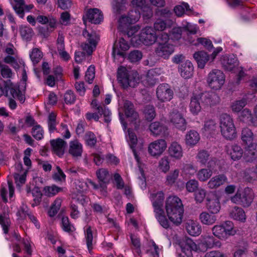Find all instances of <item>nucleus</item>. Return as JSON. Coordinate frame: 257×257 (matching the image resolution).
<instances>
[{"mask_svg": "<svg viewBox=\"0 0 257 257\" xmlns=\"http://www.w3.org/2000/svg\"><path fill=\"white\" fill-rule=\"evenodd\" d=\"M229 216L234 220L244 222L246 217L243 209L238 206H234L229 212Z\"/></svg>", "mask_w": 257, "mask_h": 257, "instance_id": "32", "label": "nucleus"}, {"mask_svg": "<svg viewBox=\"0 0 257 257\" xmlns=\"http://www.w3.org/2000/svg\"><path fill=\"white\" fill-rule=\"evenodd\" d=\"M96 174L102 191L106 193V184L109 182L110 178L108 171L105 169L101 168L97 170Z\"/></svg>", "mask_w": 257, "mask_h": 257, "instance_id": "18", "label": "nucleus"}, {"mask_svg": "<svg viewBox=\"0 0 257 257\" xmlns=\"http://www.w3.org/2000/svg\"><path fill=\"white\" fill-rule=\"evenodd\" d=\"M199 219L203 224L210 225L216 222L217 217L214 214H209L207 212L204 211L199 215Z\"/></svg>", "mask_w": 257, "mask_h": 257, "instance_id": "37", "label": "nucleus"}, {"mask_svg": "<svg viewBox=\"0 0 257 257\" xmlns=\"http://www.w3.org/2000/svg\"><path fill=\"white\" fill-rule=\"evenodd\" d=\"M32 194L34 197V203L32 204V206L35 207L40 204L42 201L43 194L40 190V188L37 186L32 189Z\"/></svg>", "mask_w": 257, "mask_h": 257, "instance_id": "47", "label": "nucleus"}, {"mask_svg": "<svg viewBox=\"0 0 257 257\" xmlns=\"http://www.w3.org/2000/svg\"><path fill=\"white\" fill-rule=\"evenodd\" d=\"M186 228L188 233L192 236H198L201 232L200 225L197 222L192 220L187 222Z\"/></svg>", "mask_w": 257, "mask_h": 257, "instance_id": "31", "label": "nucleus"}, {"mask_svg": "<svg viewBox=\"0 0 257 257\" xmlns=\"http://www.w3.org/2000/svg\"><path fill=\"white\" fill-rule=\"evenodd\" d=\"M252 191L248 188L243 191H238L235 195L231 197L230 200L234 203L242 206L243 207H249L253 200Z\"/></svg>", "mask_w": 257, "mask_h": 257, "instance_id": "5", "label": "nucleus"}, {"mask_svg": "<svg viewBox=\"0 0 257 257\" xmlns=\"http://www.w3.org/2000/svg\"><path fill=\"white\" fill-rule=\"evenodd\" d=\"M193 57L196 61L198 67L201 69L204 68L206 63L209 60V55L203 51L195 52L193 55Z\"/></svg>", "mask_w": 257, "mask_h": 257, "instance_id": "29", "label": "nucleus"}, {"mask_svg": "<svg viewBox=\"0 0 257 257\" xmlns=\"http://www.w3.org/2000/svg\"><path fill=\"white\" fill-rule=\"evenodd\" d=\"M203 244L207 248H212L214 247H220L221 242L216 240L213 236H206L203 239Z\"/></svg>", "mask_w": 257, "mask_h": 257, "instance_id": "42", "label": "nucleus"}, {"mask_svg": "<svg viewBox=\"0 0 257 257\" xmlns=\"http://www.w3.org/2000/svg\"><path fill=\"white\" fill-rule=\"evenodd\" d=\"M212 231L214 236L221 239H225L236 232L231 221H226L221 224L214 225L212 228Z\"/></svg>", "mask_w": 257, "mask_h": 257, "instance_id": "4", "label": "nucleus"}, {"mask_svg": "<svg viewBox=\"0 0 257 257\" xmlns=\"http://www.w3.org/2000/svg\"><path fill=\"white\" fill-rule=\"evenodd\" d=\"M227 153L232 160L236 161L239 160L242 157L243 150L239 146L233 145L228 150Z\"/></svg>", "mask_w": 257, "mask_h": 257, "instance_id": "36", "label": "nucleus"}, {"mask_svg": "<svg viewBox=\"0 0 257 257\" xmlns=\"http://www.w3.org/2000/svg\"><path fill=\"white\" fill-rule=\"evenodd\" d=\"M236 59L233 55L224 56L221 60V64L224 69L231 71L234 67Z\"/></svg>", "mask_w": 257, "mask_h": 257, "instance_id": "39", "label": "nucleus"}, {"mask_svg": "<svg viewBox=\"0 0 257 257\" xmlns=\"http://www.w3.org/2000/svg\"><path fill=\"white\" fill-rule=\"evenodd\" d=\"M61 206V201L59 199L56 200L48 211L50 217L54 216L58 212Z\"/></svg>", "mask_w": 257, "mask_h": 257, "instance_id": "62", "label": "nucleus"}, {"mask_svg": "<svg viewBox=\"0 0 257 257\" xmlns=\"http://www.w3.org/2000/svg\"><path fill=\"white\" fill-rule=\"evenodd\" d=\"M202 105L213 106L219 102V96L214 92L205 91L197 95Z\"/></svg>", "mask_w": 257, "mask_h": 257, "instance_id": "13", "label": "nucleus"}, {"mask_svg": "<svg viewBox=\"0 0 257 257\" xmlns=\"http://www.w3.org/2000/svg\"><path fill=\"white\" fill-rule=\"evenodd\" d=\"M82 35L87 39L88 43L82 44V49L88 55H90L96 47L99 36L95 32L91 31L89 33L86 29L83 31Z\"/></svg>", "mask_w": 257, "mask_h": 257, "instance_id": "6", "label": "nucleus"}, {"mask_svg": "<svg viewBox=\"0 0 257 257\" xmlns=\"http://www.w3.org/2000/svg\"><path fill=\"white\" fill-rule=\"evenodd\" d=\"M193 64L189 61L182 63L179 67V71L181 76L185 79L190 78L193 75Z\"/></svg>", "mask_w": 257, "mask_h": 257, "instance_id": "25", "label": "nucleus"}, {"mask_svg": "<svg viewBox=\"0 0 257 257\" xmlns=\"http://www.w3.org/2000/svg\"><path fill=\"white\" fill-rule=\"evenodd\" d=\"M57 172L54 173L52 175V178L56 182L65 181L66 179V175L58 166H56Z\"/></svg>", "mask_w": 257, "mask_h": 257, "instance_id": "56", "label": "nucleus"}, {"mask_svg": "<svg viewBox=\"0 0 257 257\" xmlns=\"http://www.w3.org/2000/svg\"><path fill=\"white\" fill-rule=\"evenodd\" d=\"M130 46L124 38H121L118 42L116 41L114 43L112 50V55H119L122 57L125 56L124 51L128 50Z\"/></svg>", "mask_w": 257, "mask_h": 257, "instance_id": "19", "label": "nucleus"}, {"mask_svg": "<svg viewBox=\"0 0 257 257\" xmlns=\"http://www.w3.org/2000/svg\"><path fill=\"white\" fill-rule=\"evenodd\" d=\"M91 105L93 107H95L100 115H103L104 117V121L106 123H109L111 121L110 117L111 112L108 108L105 105H99L97 103V100L96 99L92 100L91 102Z\"/></svg>", "mask_w": 257, "mask_h": 257, "instance_id": "27", "label": "nucleus"}, {"mask_svg": "<svg viewBox=\"0 0 257 257\" xmlns=\"http://www.w3.org/2000/svg\"><path fill=\"white\" fill-rule=\"evenodd\" d=\"M220 127L221 135L226 140H232L236 138V128L233 119L229 115L223 113L220 115Z\"/></svg>", "mask_w": 257, "mask_h": 257, "instance_id": "3", "label": "nucleus"}, {"mask_svg": "<svg viewBox=\"0 0 257 257\" xmlns=\"http://www.w3.org/2000/svg\"><path fill=\"white\" fill-rule=\"evenodd\" d=\"M103 17L101 12L97 8L88 10L83 17V21L86 24V20L92 24H98L103 20Z\"/></svg>", "mask_w": 257, "mask_h": 257, "instance_id": "12", "label": "nucleus"}, {"mask_svg": "<svg viewBox=\"0 0 257 257\" xmlns=\"http://www.w3.org/2000/svg\"><path fill=\"white\" fill-rule=\"evenodd\" d=\"M84 140L87 145L93 147L96 144L97 140L95 135L91 132H87L84 136Z\"/></svg>", "mask_w": 257, "mask_h": 257, "instance_id": "51", "label": "nucleus"}, {"mask_svg": "<svg viewBox=\"0 0 257 257\" xmlns=\"http://www.w3.org/2000/svg\"><path fill=\"white\" fill-rule=\"evenodd\" d=\"M30 57L33 63L35 65L39 63L42 58L43 53L38 48H33L30 54Z\"/></svg>", "mask_w": 257, "mask_h": 257, "instance_id": "50", "label": "nucleus"}, {"mask_svg": "<svg viewBox=\"0 0 257 257\" xmlns=\"http://www.w3.org/2000/svg\"><path fill=\"white\" fill-rule=\"evenodd\" d=\"M43 130L39 124H36L32 128V136L37 140H41L43 139Z\"/></svg>", "mask_w": 257, "mask_h": 257, "instance_id": "55", "label": "nucleus"}, {"mask_svg": "<svg viewBox=\"0 0 257 257\" xmlns=\"http://www.w3.org/2000/svg\"><path fill=\"white\" fill-rule=\"evenodd\" d=\"M180 246L183 252H188L192 250L196 251L197 246L192 239L189 237L183 238L179 243Z\"/></svg>", "mask_w": 257, "mask_h": 257, "instance_id": "26", "label": "nucleus"}, {"mask_svg": "<svg viewBox=\"0 0 257 257\" xmlns=\"http://www.w3.org/2000/svg\"><path fill=\"white\" fill-rule=\"evenodd\" d=\"M19 31L22 39L26 41H30L34 35L33 29L27 26H21Z\"/></svg>", "mask_w": 257, "mask_h": 257, "instance_id": "41", "label": "nucleus"}, {"mask_svg": "<svg viewBox=\"0 0 257 257\" xmlns=\"http://www.w3.org/2000/svg\"><path fill=\"white\" fill-rule=\"evenodd\" d=\"M150 198L152 201V205L154 209V211H156V209H163V206L164 200V194L162 191H159L156 193L151 194Z\"/></svg>", "mask_w": 257, "mask_h": 257, "instance_id": "23", "label": "nucleus"}, {"mask_svg": "<svg viewBox=\"0 0 257 257\" xmlns=\"http://www.w3.org/2000/svg\"><path fill=\"white\" fill-rule=\"evenodd\" d=\"M143 113L145 119L149 121L153 120L156 115L155 108L152 104L146 105L143 109Z\"/></svg>", "mask_w": 257, "mask_h": 257, "instance_id": "40", "label": "nucleus"}, {"mask_svg": "<svg viewBox=\"0 0 257 257\" xmlns=\"http://www.w3.org/2000/svg\"><path fill=\"white\" fill-rule=\"evenodd\" d=\"M85 237L86 239L87 246L89 250L92 249L93 246V234L90 226L88 227L85 233Z\"/></svg>", "mask_w": 257, "mask_h": 257, "instance_id": "54", "label": "nucleus"}, {"mask_svg": "<svg viewBox=\"0 0 257 257\" xmlns=\"http://www.w3.org/2000/svg\"><path fill=\"white\" fill-rule=\"evenodd\" d=\"M173 91L167 83L160 84L156 89L157 97L161 102L170 101L173 98Z\"/></svg>", "mask_w": 257, "mask_h": 257, "instance_id": "9", "label": "nucleus"}, {"mask_svg": "<svg viewBox=\"0 0 257 257\" xmlns=\"http://www.w3.org/2000/svg\"><path fill=\"white\" fill-rule=\"evenodd\" d=\"M123 107L124 114L126 116L136 111L135 109L134 104L128 100L124 101Z\"/></svg>", "mask_w": 257, "mask_h": 257, "instance_id": "64", "label": "nucleus"}, {"mask_svg": "<svg viewBox=\"0 0 257 257\" xmlns=\"http://www.w3.org/2000/svg\"><path fill=\"white\" fill-rule=\"evenodd\" d=\"M199 183L195 179H191L187 182L186 184V188L189 192H194L198 190Z\"/></svg>", "mask_w": 257, "mask_h": 257, "instance_id": "57", "label": "nucleus"}, {"mask_svg": "<svg viewBox=\"0 0 257 257\" xmlns=\"http://www.w3.org/2000/svg\"><path fill=\"white\" fill-rule=\"evenodd\" d=\"M179 171L178 169H175L171 172L167 176V183L168 184H173L177 179L179 176Z\"/></svg>", "mask_w": 257, "mask_h": 257, "instance_id": "63", "label": "nucleus"}, {"mask_svg": "<svg viewBox=\"0 0 257 257\" xmlns=\"http://www.w3.org/2000/svg\"><path fill=\"white\" fill-rule=\"evenodd\" d=\"M15 5L13 8L16 13L20 17L23 18L24 16V6L25 2L24 0H14Z\"/></svg>", "mask_w": 257, "mask_h": 257, "instance_id": "49", "label": "nucleus"}, {"mask_svg": "<svg viewBox=\"0 0 257 257\" xmlns=\"http://www.w3.org/2000/svg\"><path fill=\"white\" fill-rule=\"evenodd\" d=\"M241 139L243 144L246 146H251L253 144H256L253 143V135L251 131L247 128H243L241 131Z\"/></svg>", "mask_w": 257, "mask_h": 257, "instance_id": "33", "label": "nucleus"}, {"mask_svg": "<svg viewBox=\"0 0 257 257\" xmlns=\"http://www.w3.org/2000/svg\"><path fill=\"white\" fill-rule=\"evenodd\" d=\"M246 162L252 163L257 158V145L246 146L243 156Z\"/></svg>", "mask_w": 257, "mask_h": 257, "instance_id": "22", "label": "nucleus"}, {"mask_svg": "<svg viewBox=\"0 0 257 257\" xmlns=\"http://www.w3.org/2000/svg\"><path fill=\"white\" fill-rule=\"evenodd\" d=\"M174 51V47L171 44H158L155 50V52L158 57L165 59H168Z\"/></svg>", "mask_w": 257, "mask_h": 257, "instance_id": "15", "label": "nucleus"}, {"mask_svg": "<svg viewBox=\"0 0 257 257\" xmlns=\"http://www.w3.org/2000/svg\"><path fill=\"white\" fill-rule=\"evenodd\" d=\"M165 209L169 220L176 225L182 221L184 213L181 200L177 196H169L166 200Z\"/></svg>", "mask_w": 257, "mask_h": 257, "instance_id": "1", "label": "nucleus"}, {"mask_svg": "<svg viewBox=\"0 0 257 257\" xmlns=\"http://www.w3.org/2000/svg\"><path fill=\"white\" fill-rule=\"evenodd\" d=\"M196 159L198 162L206 166L207 168L214 169L216 165L217 159L212 157L206 150L200 151L197 154Z\"/></svg>", "mask_w": 257, "mask_h": 257, "instance_id": "10", "label": "nucleus"}, {"mask_svg": "<svg viewBox=\"0 0 257 257\" xmlns=\"http://www.w3.org/2000/svg\"><path fill=\"white\" fill-rule=\"evenodd\" d=\"M140 42L145 45H151L155 43L157 40L156 31L151 27H146L143 29L138 35Z\"/></svg>", "mask_w": 257, "mask_h": 257, "instance_id": "8", "label": "nucleus"}, {"mask_svg": "<svg viewBox=\"0 0 257 257\" xmlns=\"http://www.w3.org/2000/svg\"><path fill=\"white\" fill-rule=\"evenodd\" d=\"M167 148L165 140L159 139L150 144L148 147L149 153L153 157L160 156Z\"/></svg>", "mask_w": 257, "mask_h": 257, "instance_id": "11", "label": "nucleus"}, {"mask_svg": "<svg viewBox=\"0 0 257 257\" xmlns=\"http://www.w3.org/2000/svg\"><path fill=\"white\" fill-rule=\"evenodd\" d=\"M43 191L45 195L50 197L54 196L59 192L62 191V188L58 187L56 185H53L51 186H45L43 189Z\"/></svg>", "mask_w": 257, "mask_h": 257, "instance_id": "45", "label": "nucleus"}, {"mask_svg": "<svg viewBox=\"0 0 257 257\" xmlns=\"http://www.w3.org/2000/svg\"><path fill=\"white\" fill-rule=\"evenodd\" d=\"M170 120L171 122L178 129L183 131L186 129V120L179 111H172L170 114Z\"/></svg>", "mask_w": 257, "mask_h": 257, "instance_id": "14", "label": "nucleus"}, {"mask_svg": "<svg viewBox=\"0 0 257 257\" xmlns=\"http://www.w3.org/2000/svg\"><path fill=\"white\" fill-rule=\"evenodd\" d=\"M149 130L155 136H165L168 134V128L164 124L159 121L151 123Z\"/></svg>", "mask_w": 257, "mask_h": 257, "instance_id": "21", "label": "nucleus"}, {"mask_svg": "<svg viewBox=\"0 0 257 257\" xmlns=\"http://www.w3.org/2000/svg\"><path fill=\"white\" fill-rule=\"evenodd\" d=\"M143 57L141 51L139 50L132 51L128 54V59L132 63H135L140 61Z\"/></svg>", "mask_w": 257, "mask_h": 257, "instance_id": "53", "label": "nucleus"}, {"mask_svg": "<svg viewBox=\"0 0 257 257\" xmlns=\"http://www.w3.org/2000/svg\"><path fill=\"white\" fill-rule=\"evenodd\" d=\"M36 20L42 24H48L50 28L54 29L56 27V19L52 16H45L43 15H39L37 18Z\"/></svg>", "mask_w": 257, "mask_h": 257, "instance_id": "38", "label": "nucleus"}, {"mask_svg": "<svg viewBox=\"0 0 257 257\" xmlns=\"http://www.w3.org/2000/svg\"><path fill=\"white\" fill-rule=\"evenodd\" d=\"M207 81L211 88L219 89L225 82V75L220 70L213 69L208 74Z\"/></svg>", "mask_w": 257, "mask_h": 257, "instance_id": "7", "label": "nucleus"}, {"mask_svg": "<svg viewBox=\"0 0 257 257\" xmlns=\"http://www.w3.org/2000/svg\"><path fill=\"white\" fill-rule=\"evenodd\" d=\"M155 217L159 222V224L165 229H168L170 227V224L166 215L164 209L158 210L154 211Z\"/></svg>", "mask_w": 257, "mask_h": 257, "instance_id": "34", "label": "nucleus"}, {"mask_svg": "<svg viewBox=\"0 0 257 257\" xmlns=\"http://www.w3.org/2000/svg\"><path fill=\"white\" fill-rule=\"evenodd\" d=\"M140 18V14L136 11L130 12L126 16H121L119 20L120 24H131L135 23Z\"/></svg>", "mask_w": 257, "mask_h": 257, "instance_id": "30", "label": "nucleus"}, {"mask_svg": "<svg viewBox=\"0 0 257 257\" xmlns=\"http://www.w3.org/2000/svg\"><path fill=\"white\" fill-rule=\"evenodd\" d=\"M195 192V200L197 203H201L206 195V191L205 189L199 188Z\"/></svg>", "mask_w": 257, "mask_h": 257, "instance_id": "60", "label": "nucleus"}, {"mask_svg": "<svg viewBox=\"0 0 257 257\" xmlns=\"http://www.w3.org/2000/svg\"><path fill=\"white\" fill-rule=\"evenodd\" d=\"M83 152V147L77 140L71 141L69 143V153L74 158L81 157Z\"/></svg>", "mask_w": 257, "mask_h": 257, "instance_id": "24", "label": "nucleus"}, {"mask_svg": "<svg viewBox=\"0 0 257 257\" xmlns=\"http://www.w3.org/2000/svg\"><path fill=\"white\" fill-rule=\"evenodd\" d=\"M117 79L123 88L135 87L139 83V78L137 72L127 70L124 67L118 68Z\"/></svg>", "mask_w": 257, "mask_h": 257, "instance_id": "2", "label": "nucleus"}, {"mask_svg": "<svg viewBox=\"0 0 257 257\" xmlns=\"http://www.w3.org/2000/svg\"><path fill=\"white\" fill-rule=\"evenodd\" d=\"M200 140V136L197 132L191 130L188 132L185 136L187 145L192 147L198 143Z\"/></svg>", "mask_w": 257, "mask_h": 257, "instance_id": "35", "label": "nucleus"}, {"mask_svg": "<svg viewBox=\"0 0 257 257\" xmlns=\"http://www.w3.org/2000/svg\"><path fill=\"white\" fill-rule=\"evenodd\" d=\"M168 153L172 158L180 159L183 156L182 148L177 142H172L168 148Z\"/></svg>", "mask_w": 257, "mask_h": 257, "instance_id": "28", "label": "nucleus"}, {"mask_svg": "<svg viewBox=\"0 0 257 257\" xmlns=\"http://www.w3.org/2000/svg\"><path fill=\"white\" fill-rule=\"evenodd\" d=\"M95 77V67L93 65H90L87 69L85 76V80L91 84Z\"/></svg>", "mask_w": 257, "mask_h": 257, "instance_id": "58", "label": "nucleus"}, {"mask_svg": "<svg viewBox=\"0 0 257 257\" xmlns=\"http://www.w3.org/2000/svg\"><path fill=\"white\" fill-rule=\"evenodd\" d=\"M213 169L211 168L200 169L197 174V178L200 181H206L212 176Z\"/></svg>", "mask_w": 257, "mask_h": 257, "instance_id": "44", "label": "nucleus"}, {"mask_svg": "<svg viewBox=\"0 0 257 257\" xmlns=\"http://www.w3.org/2000/svg\"><path fill=\"white\" fill-rule=\"evenodd\" d=\"M126 117L129 119L131 124L134 126L135 130L139 129L141 124V119L137 111H135Z\"/></svg>", "mask_w": 257, "mask_h": 257, "instance_id": "48", "label": "nucleus"}, {"mask_svg": "<svg viewBox=\"0 0 257 257\" xmlns=\"http://www.w3.org/2000/svg\"><path fill=\"white\" fill-rule=\"evenodd\" d=\"M243 178L245 181L249 183H253L257 181L255 173L252 171L251 167H247L244 170Z\"/></svg>", "mask_w": 257, "mask_h": 257, "instance_id": "46", "label": "nucleus"}, {"mask_svg": "<svg viewBox=\"0 0 257 257\" xmlns=\"http://www.w3.org/2000/svg\"><path fill=\"white\" fill-rule=\"evenodd\" d=\"M53 152L59 157H62L64 154L65 148L67 146V142L60 138L50 141Z\"/></svg>", "mask_w": 257, "mask_h": 257, "instance_id": "17", "label": "nucleus"}, {"mask_svg": "<svg viewBox=\"0 0 257 257\" xmlns=\"http://www.w3.org/2000/svg\"><path fill=\"white\" fill-rule=\"evenodd\" d=\"M170 161L168 157H164L159 161L160 169L166 173L170 169Z\"/></svg>", "mask_w": 257, "mask_h": 257, "instance_id": "61", "label": "nucleus"}, {"mask_svg": "<svg viewBox=\"0 0 257 257\" xmlns=\"http://www.w3.org/2000/svg\"><path fill=\"white\" fill-rule=\"evenodd\" d=\"M200 101L197 95H193L191 99L190 109L193 114H197L201 109Z\"/></svg>", "mask_w": 257, "mask_h": 257, "instance_id": "43", "label": "nucleus"}, {"mask_svg": "<svg viewBox=\"0 0 257 257\" xmlns=\"http://www.w3.org/2000/svg\"><path fill=\"white\" fill-rule=\"evenodd\" d=\"M228 183L227 176L223 174L216 175L210 179L207 183L209 189H216Z\"/></svg>", "mask_w": 257, "mask_h": 257, "instance_id": "20", "label": "nucleus"}, {"mask_svg": "<svg viewBox=\"0 0 257 257\" xmlns=\"http://www.w3.org/2000/svg\"><path fill=\"white\" fill-rule=\"evenodd\" d=\"M246 104V100L242 98L235 101L232 105V109L234 112L240 111Z\"/></svg>", "mask_w": 257, "mask_h": 257, "instance_id": "59", "label": "nucleus"}, {"mask_svg": "<svg viewBox=\"0 0 257 257\" xmlns=\"http://www.w3.org/2000/svg\"><path fill=\"white\" fill-rule=\"evenodd\" d=\"M206 207L212 214L218 213L220 209L219 198L215 193H212L206 198Z\"/></svg>", "mask_w": 257, "mask_h": 257, "instance_id": "16", "label": "nucleus"}, {"mask_svg": "<svg viewBox=\"0 0 257 257\" xmlns=\"http://www.w3.org/2000/svg\"><path fill=\"white\" fill-rule=\"evenodd\" d=\"M61 224L62 229L65 232L71 233L75 230L74 227L70 222L68 217H62Z\"/></svg>", "mask_w": 257, "mask_h": 257, "instance_id": "52", "label": "nucleus"}]
</instances>
